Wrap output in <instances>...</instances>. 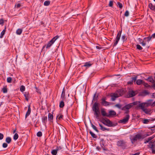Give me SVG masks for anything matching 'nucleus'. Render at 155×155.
<instances>
[{
	"mask_svg": "<svg viewBox=\"0 0 155 155\" xmlns=\"http://www.w3.org/2000/svg\"><path fill=\"white\" fill-rule=\"evenodd\" d=\"M133 81H128L127 82V83L129 84H132L133 83Z\"/></svg>",
	"mask_w": 155,
	"mask_h": 155,
	"instance_id": "56",
	"label": "nucleus"
},
{
	"mask_svg": "<svg viewBox=\"0 0 155 155\" xmlns=\"http://www.w3.org/2000/svg\"><path fill=\"white\" fill-rule=\"evenodd\" d=\"M152 101V100H148L146 102L141 103H139L140 102H139V103L137 105V109H141V110L147 108V107H148L149 106H151V102Z\"/></svg>",
	"mask_w": 155,
	"mask_h": 155,
	"instance_id": "2",
	"label": "nucleus"
},
{
	"mask_svg": "<svg viewBox=\"0 0 155 155\" xmlns=\"http://www.w3.org/2000/svg\"><path fill=\"white\" fill-rule=\"evenodd\" d=\"M99 125L100 127H101V128H100L101 129V130H102L104 131H105V130H109V129H107V128L104 127L101 124H99Z\"/></svg>",
	"mask_w": 155,
	"mask_h": 155,
	"instance_id": "21",
	"label": "nucleus"
},
{
	"mask_svg": "<svg viewBox=\"0 0 155 155\" xmlns=\"http://www.w3.org/2000/svg\"><path fill=\"white\" fill-rule=\"evenodd\" d=\"M150 121V120L145 119L143 120V123L145 124H148Z\"/></svg>",
	"mask_w": 155,
	"mask_h": 155,
	"instance_id": "39",
	"label": "nucleus"
},
{
	"mask_svg": "<svg viewBox=\"0 0 155 155\" xmlns=\"http://www.w3.org/2000/svg\"><path fill=\"white\" fill-rule=\"evenodd\" d=\"M129 117V115L128 114H127L123 119L120 120L119 121V122L120 123L125 124L128 122Z\"/></svg>",
	"mask_w": 155,
	"mask_h": 155,
	"instance_id": "9",
	"label": "nucleus"
},
{
	"mask_svg": "<svg viewBox=\"0 0 155 155\" xmlns=\"http://www.w3.org/2000/svg\"><path fill=\"white\" fill-rule=\"evenodd\" d=\"M47 117L46 116H44L42 118V120L44 123H46L47 121Z\"/></svg>",
	"mask_w": 155,
	"mask_h": 155,
	"instance_id": "36",
	"label": "nucleus"
},
{
	"mask_svg": "<svg viewBox=\"0 0 155 155\" xmlns=\"http://www.w3.org/2000/svg\"><path fill=\"white\" fill-rule=\"evenodd\" d=\"M152 96V98H155V93L153 94Z\"/></svg>",
	"mask_w": 155,
	"mask_h": 155,
	"instance_id": "57",
	"label": "nucleus"
},
{
	"mask_svg": "<svg viewBox=\"0 0 155 155\" xmlns=\"http://www.w3.org/2000/svg\"><path fill=\"white\" fill-rule=\"evenodd\" d=\"M152 149V151L153 153H155V148H151Z\"/></svg>",
	"mask_w": 155,
	"mask_h": 155,
	"instance_id": "52",
	"label": "nucleus"
},
{
	"mask_svg": "<svg viewBox=\"0 0 155 155\" xmlns=\"http://www.w3.org/2000/svg\"><path fill=\"white\" fill-rule=\"evenodd\" d=\"M145 86L146 87H147L148 85V84H144Z\"/></svg>",
	"mask_w": 155,
	"mask_h": 155,
	"instance_id": "64",
	"label": "nucleus"
},
{
	"mask_svg": "<svg viewBox=\"0 0 155 155\" xmlns=\"http://www.w3.org/2000/svg\"><path fill=\"white\" fill-rule=\"evenodd\" d=\"M125 38V36L124 35L122 37V38L123 40H124Z\"/></svg>",
	"mask_w": 155,
	"mask_h": 155,
	"instance_id": "61",
	"label": "nucleus"
},
{
	"mask_svg": "<svg viewBox=\"0 0 155 155\" xmlns=\"http://www.w3.org/2000/svg\"><path fill=\"white\" fill-rule=\"evenodd\" d=\"M142 110L147 114H150L152 113V110L149 109H143Z\"/></svg>",
	"mask_w": 155,
	"mask_h": 155,
	"instance_id": "13",
	"label": "nucleus"
},
{
	"mask_svg": "<svg viewBox=\"0 0 155 155\" xmlns=\"http://www.w3.org/2000/svg\"><path fill=\"white\" fill-rule=\"evenodd\" d=\"M12 78L11 77H8L7 78V81L8 82L10 83L11 82Z\"/></svg>",
	"mask_w": 155,
	"mask_h": 155,
	"instance_id": "44",
	"label": "nucleus"
},
{
	"mask_svg": "<svg viewBox=\"0 0 155 155\" xmlns=\"http://www.w3.org/2000/svg\"><path fill=\"white\" fill-rule=\"evenodd\" d=\"M59 36L57 35L54 37L50 41H49L46 46V48H49L54 42L59 38Z\"/></svg>",
	"mask_w": 155,
	"mask_h": 155,
	"instance_id": "6",
	"label": "nucleus"
},
{
	"mask_svg": "<svg viewBox=\"0 0 155 155\" xmlns=\"http://www.w3.org/2000/svg\"><path fill=\"white\" fill-rule=\"evenodd\" d=\"M6 28V26H5V29L3 30V31H2L1 34V35H0V38H2L3 35L5 34V30Z\"/></svg>",
	"mask_w": 155,
	"mask_h": 155,
	"instance_id": "25",
	"label": "nucleus"
},
{
	"mask_svg": "<svg viewBox=\"0 0 155 155\" xmlns=\"http://www.w3.org/2000/svg\"><path fill=\"white\" fill-rule=\"evenodd\" d=\"M65 91L64 90V89H63L61 96V98L63 100H64V99L65 98Z\"/></svg>",
	"mask_w": 155,
	"mask_h": 155,
	"instance_id": "26",
	"label": "nucleus"
},
{
	"mask_svg": "<svg viewBox=\"0 0 155 155\" xmlns=\"http://www.w3.org/2000/svg\"><path fill=\"white\" fill-rule=\"evenodd\" d=\"M149 146L151 148H155V141L152 140L149 143Z\"/></svg>",
	"mask_w": 155,
	"mask_h": 155,
	"instance_id": "16",
	"label": "nucleus"
},
{
	"mask_svg": "<svg viewBox=\"0 0 155 155\" xmlns=\"http://www.w3.org/2000/svg\"><path fill=\"white\" fill-rule=\"evenodd\" d=\"M22 30L21 29H18L16 31V33L18 35H20L22 32Z\"/></svg>",
	"mask_w": 155,
	"mask_h": 155,
	"instance_id": "28",
	"label": "nucleus"
},
{
	"mask_svg": "<svg viewBox=\"0 0 155 155\" xmlns=\"http://www.w3.org/2000/svg\"><path fill=\"white\" fill-rule=\"evenodd\" d=\"M136 47L137 49L139 50H142L143 49L140 46V45L139 44H137L136 45Z\"/></svg>",
	"mask_w": 155,
	"mask_h": 155,
	"instance_id": "38",
	"label": "nucleus"
},
{
	"mask_svg": "<svg viewBox=\"0 0 155 155\" xmlns=\"http://www.w3.org/2000/svg\"><path fill=\"white\" fill-rule=\"evenodd\" d=\"M18 135L17 133H16L14 136L13 138L15 140H16L18 138Z\"/></svg>",
	"mask_w": 155,
	"mask_h": 155,
	"instance_id": "37",
	"label": "nucleus"
},
{
	"mask_svg": "<svg viewBox=\"0 0 155 155\" xmlns=\"http://www.w3.org/2000/svg\"><path fill=\"white\" fill-rule=\"evenodd\" d=\"M31 113V108L30 106H28V111L26 113L25 117H26L28 116Z\"/></svg>",
	"mask_w": 155,
	"mask_h": 155,
	"instance_id": "19",
	"label": "nucleus"
},
{
	"mask_svg": "<svg viewBox=\"0 0 155 155\" xmlns=\"http://www.w3.org/2000/svg\"><path fill=\"white\" fill-rule=\"evenodd\" d=\"M115 106L119 108H120L121 107V105L119 104H117L115 105Z\"/></svg>",
	"mask_w": 155,
	"mask_h": 155,
	"instance_id": "47",
	"label": "nucleus"
},
{
	"mask_svg": "<svg viewBox=\"0 0 155 155\" xmlns=\"http://www.w3.org/2000/svg\"><path fill=\"white\" fill-rule=\"evenodd\" d=\"M3 135L2 134L0 133V140H1L3 139Z\"/></svg>",
	"mask_w": 155,
	"mask_h": 155,
	"instance_id": "50",
	"label": "nucleus"
},
{
	"mask_svg": "<svg viewBox=\"0 0 155 155\" xmlns=\"http://www.w3.org/2000/svg\"><path fill=\"white\" fill-rule=\"evenodd\" d=\"M92 65V64L90 62H87L84 63L83 66L87 68H88Z\"/></svg>",
	"mask_w": 155,
	"mask_h": 155,
	"instance_id": "18",
	"label": "nucleus"
},
{
	"mask_svg": "<svg viewBox=\"0 0 155 155\" xmlns=\"http://www.w3.org/2000/svg\"><path fill=\"white\" fill-rule=\"evenodd\" d=\"M35 88L36 89V91L38 93H39V89L36 87H35Z\"/></svg>",
	"mask_w": 155,
	"mask_h": 155,
	"instance_id": "58",
	"label": "nucleus"
},
{
	"mask_svg": "<svg viewBox=\"0 0 155 155\" xmlns=\"http://www.w3.org/2000/svg\"><path fill=\"white\" fill-rule=\"evenodd\" d=\"M25 88L24 86L23 85H22L21 86L20 88V91L23 92L24 91H25Z\"/></svg>",
	"mask_w": 155,
	"mask_h": 155,
	"instance_id": "34",
	"label": "nucleus"
},
{
	"mask_svg": "<svg viewBox=\"0 0 155 155\" xmlns=\"http://www.w3.org/2000/svg\"><path fill=\"white\" fill-rule=\"evenodd\" d=\"M96 48L97 49H101V47L98 46H96Z\"/></svg>",
	"mask_w": 155,
	"mask_h": 155,
	"instance_id": "62",
	"label": "nucleus"
},
{
	"mask_svg": "<svg viewBox=\"0 0 155 155\" xmlns=\"http://www.w3.org/2000/svg\"><path fill=\"white\" fill-rule=\"evenodd\" d=\"M11 141V139L10 137H8L6 139V141L8 143H10Z\"/></svg>",
	"mask_w": 155,
	"mask_h": 155,
	"instance_id": "32",
	"label": "nucleus"
},
{
	"mask_svg": "<svg viewBox=\"0 0 155 155\" xmlns=\"http://www.w3.org/2000/svg\"><path fill=\"white\" fill-rule=\"evenodd\" d=\"M152 37H153V38H155V33L153 34L150 37H151V38Z\"/></svg>",
	"mask_w": 155,
	"mask_h": 155,
	"instance_id": "60",
	"label": "nucleus"
},
{
	"mask_svg": "<svg viewBox=\"0 0 155 155\" xmlns=\"http://www.w3.org/2000/svg\"><path fill=\"white\" fill-rule=\"evenodd\" d=\"M143 81L140 79H138L137 81L136 84L138 85H140L142 83H143Z\"/></svg>",
	"mask_w": 155,
	"mask_h": 155,
	"instance_id": "23",
	"label": "nucleus"
},
{
	"mask_svg": "<svg viewBox=\"0 0 155 155\" xmlns=\"http://www.w3.org/2000/svg\"><path fill=\"white\" fill-rule=\"evenodd\" d=\"M149 7L151 10H155V5H153L152 3H150L149 5Z\"/></svg>",
	"mask_w": 155,
	"mask_h": 155,
	"instance_id": "17",
	"label": "nucleus"
},
{
	"mask_svg": "<svg viewBox=\"0 0 155 155\" xmlns=\"http://www.w3.org/2000/svg\"><path fill=\"white\" fill-rule=\"evenodd\" d=\"M42 135V133L41 131L38 132L37 133V135L38 137H41Z\"/></svg>",
	"mask_w": 155,
	"mask_h": 155,
	"instance_id": "43",
	"label": "nucleus"
},
{
	"mask_svg": "<svg viewBox=\"0 0 155 155\" xmlns=\"http://www.w3.org/2000/svg\"><path fill=\"white\" fill-rule=\"evenodd\" d=\"M91 127H92V128L94 130H95L97 132H98V130H97L96 127L95 126H94V125L93 124H91Z\"/></svg>",
	"mask_w": 155,
	"mask_h": 155,
	"instance_id": "40",
	"label": "nucleus"
},
{
	"mask_svg": "<svg viewBox=\"0 0 155 155\" xmlns=\"http://www.w3.org/2000/svg\"><path fill=\"white\" fill-rule=\"evenodd\" d=\"M125 142L123 140H120L117 141V145L118 146H123L125 144Z\"/></svg>",
	"mask_w": 155,
	"mask_h": 155,
	"instance_id": "15",
	"label": "nucleus"
},
{
	"mask_svg": "<svg viewBox=\"0 0 155 155\" xmlns=\"http://www.w3.org/2000/svg\"><path fill=\"white\" fill-rule=\"evenodd\" d=\"M122 95V91L121 90H119L116 92L112 94L111 95V100L114 101L115 100L116 98L121 96Z\"/></svg>",
	"mask_w": 155,
	"mask_h": 155,
	"instance_id": "4",
	"label": "nucleus"
},
{
	"mask_svg": "<svg viewBox=\"0 0 155 155\" xmlns=\"http://www.w3.org/2000/svg\"><path fill=\"white\" fill-rule=\"evenodd\" d=\"M149 141L147 140H147H145L144 142V143H148V142H149Z\"/></svg>",
	"mask_w": 155,
	"mask_h": 155,
	"instance_id": "59",
	"label": "nucleus"
},
{
	"mask_svg": "<svg viewBox=\"0 0 155 155\" xmlns=\"http://www.w3.org/2000/svg\"><path fill=\"white\" fill-rule=\"evenodd\" d=\"M63 116L61 114H58L57 116V119H58L59 120H61L63 117Z\"/></svg>",
	"mask_w": 155,
	"mask_h": 155,
	"instance_id": "29",
	"label": "nucleus"
},
{
	"mask_svg": "<svg viewBox=\"0 0 155 155\" xmlns=\"http://www.w3.org/2000/svg\"><path fill=\"white\" fill-rule=\"evenodd\" d=\"M113 5V2L112 1H110L109 6L110 7H112Z\"/></svg>",
	"mask_w": 155,
	"mask_h": 155,
	"instance_id": "46",
	"label": "nucleus"
},
{
	"mask_svg": "<svg viewBox=\"0 0 155 155\" xmlns=\"http://www.w3.org/2000/svg\"><path fill=\"white\" fill-rule=\"evenodd\" d=\"M50 4V2L49 1H46L44 3V5L45 6H48Z\"/></svg>",
	"mask_w": 155,
	"mask_h": 155,
	"instance_id": "35",
	"label": "nucleus"
},
{
	"mask_svg": "<svg viewBox=\"0 0 155 155\" xmlns=\"http://www.w3.org/2000/svg\"><path fill=\"white\" fill-rule=\"evenodd\" d=\"M64 102L63 101H61L60 104H59V107L61 108H62L64 107Z\"/></svg>",
	"mask_w": 155,
	"mask_h": 155,
	"instance_id": "30",
	"label": "nucleus"
},
{
	"mask_svg": "<svg viewBox=\"0 0 155 155\" xmlns=\"http://www.w3.org/2000/svg\"><path fill=\"white\" fill-rule=\"evenodd\" d=\"M137 79V77H133L132 78V81H135Z\"/></svg>",
	"mask_w": 155,
	"mask_h": 155,
	"instance_id": "51",
	"label": "nucleus"
},
{
	"mask_svg": "<svg viewBox=\"0 0 155 155\" xmlns=\"http://www.w3.org/2000/svg\"><path fill=\"white\" fill-rule=\"evenodd\" d=\"M148 79L149 80V81L153 84V86L155 87L154 84H155V80H153V79L151 78H149Z\"/></svg>",
	"mask_w": 155,
	"mask_h": 155,
	"instance_id": "27",
	"label": "nucleus"
},
{
	"mask_svg": "<svg viewBox=\"0 0 155 155\" xmlns=\"http://www.w3.org/2000/svg\"><path fill=\"white\" fill-rule=\"evenodd\" d=\"M153 137H150L147 139L149 141L151 140Z\"/></svg>",
	"mask_w": 155,
	"mask_h": 155,
	"instance_id": "54",
	"label": "nucleus"
},
{
	"mask_svg": "<svg viewBox=\"0 0 155 155\" xmlns=\"http://www.w3.org/2000/svg\"><path fill=\"white\" fill-rule=\"evenodd\" d=\"M8 144L6 143H4L3 144L2 146L4 148H6L7 147Z\"/></svg>",
	"mask_w": 155,
	"mask_h": 155,
	"instance_id": "48",
	"label": "nucleus"
},
{
	"mask_svg": "<svg viewBox=\"0 0 155 155\" xmlns=\"http://www.w3.org/2000/svg\"><path fill=\"white\" fill-rule=\"evenodd\" d=\"M57 150L58 149L53 150L51 151V153L53 155H56L57 153Z\"/></svg>",
	"mask_w": 155,
	"mask_h": 155,
	"instance_id": "31",
	"label": "nucleus"
},
{
	"mask_svg": "<svg viewBox=\"0 0 155 155\" xmlns=\"http://www.w3.org/2000/svg\"><path fill=\"white\" fill-rule=\"evenodd\" d=\"M53 115L51 113H49L48 115V119L49 120L51 121L53 119Z\"/></svg>",
	"mask_w": 155,
	"mask_h": 155,
	"instance_id": "20",
	"label": "nucleus"
},
{
	"mask_svg": "<svg viewBox=\"0 0 155 155\" xmlns=\"http://www.w3.org/2000/svg\"><path fill=\"white\" fill-rule=\"evenodd\" d=\"M117 6L118 7H119L120 8H122V7H123L122 4L121 3L119 2H118L117 3Z\"/></svg>",
	"mask_w": 155,
	"mask_h": 155,
	"instance_id": "41",
	"label": "nucleus"
},
{
	"mask_svg": "<svg viewBox=\"0 0 155 155\" xmlns=\"http://www.w3.org/2000/svg\"><path fill=\"white\" fill-rule=\"evenodd\" d=\"M101 113L102 115L103 116L109 117V115H108L106 113L104 108H102L101 109Z\"/></svg>",
	"mask_w": 155,
	"mask_h": 155,
	"instance_id": "14",
	"label": "nucleus"
},
{
	"mask_svg": "<svg viewBox=\"0 0 155 155\" xmlns=\"http://www.w3.org/2000/svg\"><path fill=\"white\" fill-rule=\"evenodd\" d=\"M137 93L136 91H134L132 90H130L128 92L127 95L128 97H131L135 96Z\"/></svg>",
	"mask_w": 155,
	"mask_h": 155,
	"instance_id": "10",
	"label": "nucleus"
},
{
	"mask_svg": "<svg viewBox=\"0 0 155 155\" xmlns=\"http://www.w3.org/2000/svg\"><path fill=\"white\" fill-rule=\"evenodd\" d=\"M4 23V21L3 19H0V25Z\"/></svg>",
	"mask_w": 155,
	"mask_h": 155,
	"instance_id": "53",
	"label": "nucleus"
},
{
	"mask_svg": "<svg viewBox=\"0 0 155 155\" xmlns=\"http://www.w3.org/2000/svg\"><path fill=\"white\" fill-rule=\"evenodd\" d=\"M106 98L105 97H103L101 99V104L104 106H107L110 105V103L106 101Z\"/></svg>",
	"mask_w": 155,
	"mask_h": 155,
	"instance_id": "12",
	"label": "nucleus"
},
{
	"mask_svg": "<svg viewBox=\"0 0 155 155\" xmlns=\"http://www.w3.org/2000/svg\"><path fill=\"white\" fill-rule=\"evenodd\" d=\"M155 106V101L152 103L151 102V106L153 107Z\"/></svg>",
	"mask_w": 155,
	"mask_h": 155,
	"instance_id": "55",
	"label": "nucleus"
},
{
	"mask_svg": "<svg viewBox=\"0 0 155 155\" xmlns=\"http://www.w3.org/2000/svg\"><path fill=\"white\" fill-rule=\"evenodd\" d=\"M3 92L4 93H6L7 92V89L5 87H4L2 89Z\"/></svg>",
	"mask_w": 155,
	"mask_h": 155,
	"instance_id": "42",
	"label": "nucleus"
},
{
	"mask_svg": "<svg viewBox=\"0 0 155 155\" xmlns=\"http://www.w3.org/2000/svg\"><path fill=\"white\" fill-rule=\"evenodd\" d=\"M140 154L139 153H137L134 154H133L132 155H139Z\"/></svg>",
	"mask_w": 155,
	"mask_h": 155,
	"instance_id": "63",
	"label": "nucleus"
},
{
	"mask_svg": "<svg viewBox=\"0 0 155 155\" xmlns=\"http://www.w3.org/2000/svg\"><path fill=\"white\" fill-rule=\"evenodd\" d=\"M151 39V37H150L145 38H144L143 40L140 44H141L142 46H144L146 45L147 42L148 43Z\"/></svg>",
	"mask_w": 155,
	"mask_h": 155,
	"instance_id": "8",
	"label": "nucleus"
},
{
	"mask_svg": "<svg viewBox=\"0 0 155 155\" xmlns=\"http://www.w3.org/2000/svg\"><path fill=\"white\" fill-rule=\"evenodd\" d=\"M121 34V31H119L117 35V36L116 38L115 42L114 45V46H115L117 44L118 41H119L120 38V37Z\"/></svg>",
	"mask_w": 155,
	"mask_h": 155,
	"instance_id": "11",
	"label": "nucleus"
},
{
	"mask_svg": "<svg viewBox=\"0 0 155 155\" xmlns=\"http://www.w3.org/2000/svg\"><path fill=\"white\" fill-rule=\"evenodd\" d=\"M149 135L148 134L143 135L142 134H137L134 136H131L130 137L131 143L134 144L137 141L143 140L144 138Z\"/></svg>",
	"mask_w": 155,
	"mask_h": 155,
	"instance_id": "1",
	"label": "nucleus"
},
{
	"mask_svg": "<svg viewBox=\"0 0 155 155\" xmlns=\"http://www.w3.org/2000/svg\"><path fill=\"white\" fill-rule=\"evenodd\" d=\"M21 5L19 3H17L15 5V7L17 8H19L21 6Z\"/></svg>",
	"mask_w": 155,
	"mask_h": 155,
	"instance_id": "49",
	"label": "nucleus"
},
{
	"mask_svg": "<svg viewBox=\"0 0 155 155\" xmlns=\"http://www.w3.org/2000/svg\"><path fill=\"white\" fill-rule=\"evenodd\" d=\"M103 123L108 127H112L114 126L112 122L107 119H104Z\"/></svg>",
	"mask_w": 155,
	"mask_h": 155,
	"instance_id": "7",
	"label": "nucleus"
},
{
	"mask_svg": "<svg viewBox=\"0 0 155 155\" xmlns=\"http://www.w3.org/2000/svg\"><path fill=\"white\" fill-rule=\"evenodd\" d=\"M24 95L25 97V99L27 101H28L29 99L28 92H25V93H24Z\"/></svg>",
	"mask_w": 155,
	"mask_h": 155,
	"instance_id": "22",
	"label": "nucleus"
},
{
	"mask_svg": "<svg viewBox=\"0 0 155 155\" xmlns=\"http://www.w3.org/2000/svg\"><path fill=\"white\" fill-rule=\"evenodd\" d=\"M116 112L113 110H110L109 112V114H108L109 115V116H113L115 115L116 114Z\"/></svg>",
	"mask_w": 155,
	"mask_h": 155,
	"instance_id": "24",
	"label": "nucleus"
},
{
	"mask_svg": "<svg viewBox=\"0 0 155 155\" xmlns=\"http://www.w3.org/2000/svg\"><path fill=\"white\" fill-rule=\"evenodd\" d=\"M93 110L94 112V115L97 119H100V111L99 104L97 103H95L92 107Z\"/></svg>",
	"mask_w": 155,
	"mask_h": 155,
	"instance_id": "3",
	"label": "nucleus"
},
{
	"mask_svg": "<svg viewBox=\"0 0 155 155\" xmlns=\"http://www.w3.org/2000/svg\"><path fill=\"white\" fill-rule=\"evenodd\" d=\"M89 133L94 138H96V136L95 135V134L94 133L91 131H90Z\"/></svg>",
	"mask_w": 155,
	"mask_h": 155,
	"instance_id": "33",
	"label": "nucleus"
},
{
	"mask_svg": "<svg viewBox=\"0 0 155 155\" xmlns=\"http://www.w3.org/2000/svg\"><path fill=\"white\" fill-rule=\"evenodd\" d=\"M129 15V12L128 11H126L124 13V15L125 16L127 17Z\"/></svg>",
	"mask_w": 155,
	"mask_h": 155,
	"instance_id": "45",
	"label": "nucleus"
},
{
	"mask_svg": "<svg viewBox=\"0 0 155 155\" xmlns=\"http://www.w3.org/2000/svg\"><path fill=\"white\" fill-rule=\"evenodd\" d=\"M139 103V102L136 101L129 104L123 107L122 108V110H125L126 109L128 110L133 107L135 105H137Z\"/></svg>",
	"mask_w": 155,
	"mask_h": 155,
	"instance_id": "5",
	"label": "nucleus"
}]
</instances>
